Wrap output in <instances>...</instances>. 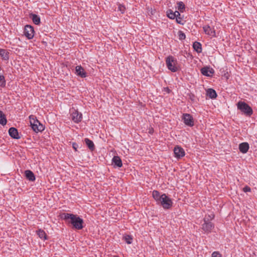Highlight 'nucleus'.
<instances>
[{
    "label": "nucleus",
    "instance_id": "1",
    "mask_svg": "<svg viewBox=\"0 0 257 257\" xmlns=\"http://www.w3.org/2000/svg\"><path fill=\"white\" fill-rule=\"evenodd\" d=\"M64 218L66 219H70V223L72 224H73V225L76 229H81L82 228L83 220L81 219L80 217H77L76 216L73 214H71L69 213L64 214Z\"/></svg>",
    "mask_w": 257,
    "mask_h": 257
},
{
    "label": "nucleus",
    "instance_id": "2",
    "mask_svg": "<svg viewBox=\"0 0 257 257\" xmlns=\"http://www.w3.org/2000/svg\"><path fill=\"white\" fill-rule=\"evenodd\" d=\"M29 119L31 126L34 132L38 133L44 130L43 124L34 115H30Z\"/></svg>",
    "mask_w": 257,
    "mask_h": 257
},
{
    "label": "nucleus",
    "instance_id": "3",
    "mask_svg": "<svg viewBox=\"0 0 257 257\" xmlns=\"http://www.w3.org/2000/svg\"><path fill=\"white\" fill-rule=\"evenodd\" d=\"M237 107L246 115L250 116L253 113L252 108L244 102L239 101L237 104Z\"/></svg>",
    "mask_w": 257,
    "mask_h": 257
},
{
    "label": "nucleus",
    "instance_id": "4",
    "mask_svg": "<svg viewBox=\"0 0 257 257\" xmlns=\"http://www.w3.org/2000/svg\"><path fill=\"white\" fill-rule=\"evenodd\" d=\"M166 65L168 68L172 72H176L178 70V68L176 66V60L171 56H169L166 58Z\"/></svg>",
    "mask_w": 257,
    "mask_h": 257
},
{
    "label": "nucleus",
    "instance_id": "5",
    "mask_svg": "<svg viewBox=\"0 0 257 257\" xmlns=\"http://www.w3.org/2000/svg\"><path fill=\"white\" fill-rule=\"evenodd\" d=\"M159 203H161V205L165 209H169L172 205V201L171 199L165 194H162V198Z\"/></svg>",
    "mask_w": 257,
    "mask_h": 257
},
{
    "label": "nucleus",
    "instance_id": "6",
    "mask_svg": "<svg viewBox=\"0 0 257 257\" xmlns=\"http://www.w3.org/2000/svg\"><path fill=\"white\" fill-rule=\"evenodd\" d=\"M71 112V118L74 122L78 123L81 121L82 115L81 113L74 109H72Z\"/></svg>",
    "mask_w": 257,
    "mask_h": 257
},
{
    "label": "nucleus",
    "instance_id": "7",
    "mask_svg": "<svg viewBox=\"0 0 257 257\" xmlns=\"http://www.w3.org/2000/svg\"><path fill=\"white\" fill-rule=\"evenodd\" d=\"M24 34L29 39H32L34 36L33 28L31 26L26 25L25 27Z\"/></svg>",
    "mask_w": 257,
    "mask_h": 257
},
{
    "label": "nucleus",
    "instance_id": "8",
    "mask_svg": "<svg viewBox=\"0 0 257 257\" xmlns=\"http://www.w3.org/2000/svg\"><path fill=\"white\" fill-rule=\"evenodd\" d=\"M183 119L185 124L190 126H192L194 125L193 117L190 114H184Z\"/></svg>",
    "mask_w": 257,
    "mask_h": 257
},
{
    "label": "nucleus",
    "instance_id": "9",
    "mask_svg": "<svg viewBox=\"0 0 257 257\" xmlns=\"http://www.w3.org/2000/svg\"><path fill=\"white\" fill-rule=\"evenodd\" d=\"M213 228L214 225L210 221H204L202 226V229L207 233L210 232Z\"/></svg>",
    "mask_w": 257,
    "mask_h": 257
},
{
    "label": "nucleus",
    "instance_id": "10",
    "mask_svg": "<svg viewBox=\"0 0 257 257\" xmlns=\"http://www.w3.org/2000/svg\"><path fill=\"white\" fill-rule=\"evenodd\" d=\"M174 152L175 156L177 158H180L185 156V152L184 150L179 146L174 148Z\"/></svg>",
    "mask_w": 257,
    "mask_h": 257
},
{
    "label": "nucleus",
    "instance_id": "11",
    "mask_svg": "<svg viewBox=\"0 0 257 257\" xmlns=\"http://www.w3.org/2000/svg\"><path fill=\"white\" fill-rule=\"evenodd\" d=\"M9 134L13 139H19L20 138L18 130L15 127H11L9 130Z\"/></svg>",
    "mask_w": 257,
    "mask_h": 257
},
{
    "label": "nucleus",
    "instance_id": "12",
    "mask_svg": "<svg viewBox=\"0 0 257 257\" xmlns=\"http://www.w3.org/2000/svg\"><path fill=\"white\" fill-rule=\"evenodd\" d=\"M204 32L208 35L212 37L215 36V32L213 29H211L209 26H205L203 27Z\"/></svg>",
    "mask_w": 257,
    "mask_h": 257
},
{
    "label": "nucleus",
    "instance_id": "13",
    "mask_svg": "<svg viewBox=\"0 0 257 257\" xmlns=\"http://www.w3.org/2000/svg\"><path fill=\"white\" fill-rule=\"evenodd\" d=\"M201 72L203 75L209 76L214 73V71L212 68L209 67H203L201 69Z\"/></svg>",
    "mask_w": 257,
    "mask_h": 257
},
{
    "label": "nucleus",
    "instance_id": "14",
    "mask_svg": "<svg viewBox=\"0 0 257 257\" xmlns=\"http://www.w3.org/2000/svg\"><path fill=\"white\" fill-rule=\"evenodd\" d=\"M76 73L81 77H85L86 75L84 69L81 66H77L75 68Z\"/></svg>",
    "mask_w": 257,
    "mask_h": 257
},
{
    "label": "nucleus",
    "instance_id": "15",
    "mask_svg": "<svg viewBox=\"0 0 257 257\" xmlns=\"http://www.w3.org/2000/svg\"><path fill=\"white\" fill-rule=\"evenodd\" d=\"M239 149L243 154L247 153L249 149V145L247 143H242L239 145Z\"/></svg>",
    "mask_w": 257,
    "mask_h": 257
},
{
    "label": "nucleus",
    "instance_id": "16",
    "mask_svg": "<svg viewBox=\"0 0 257 257\" xmlns=\"http://www.w3.org/2000/svg\"><path fill=\"white\" fill-rule=\"evenodd\" d=\"M25 175L29 180L34 181L35 180V176L32 171L26 170L25 171Z\"/></svg>",
    "mask_w": 257,
    "mask_h": 257
},
{
    "label": "nucleus",
    "instance_id": "17",
    "mask_svg": "<svg viewBox=\"0 0 257 257\" xmlns=\"http://www.w3.org/2000/svg\"><path fill=\"white\" fill-rule=\"evenodd\" d=\"M112 162L118 167H121L122 165L121 160L118 156H114L112 159Z\"/></svg>",
    "mask_w": 257,
    "mask_h": 257
},
{
    "label": "nucleus",
    "instance_id": "18",
    "mask_svg": "<svg viewBox=\"0 0 257 257\" xmlns=\"http://www.w3.org/2000/svg\"><path fill=\"white\" fill-rule=\"evenodd\" d=\"M0 56L5 60H8L9 59V53L4 49H0Z\"/></svg>",
    "mask_w": 257,
    "mask_h": 257
},
{
    "label": "nucleus",
    "instance_id": "19",
    "mask_svg": "<svg viewBox=\"0 0 257 257\" xmlns=\"http://www.w3.org/2000/svg\"><path fill=\"white\" fill-rule=\"evenodd\" d=\"M30 18L35 24L39 25L40 24V18L38 15L32 14L30 15Z\"/></svg>",
    "mask_w": 257,
    "mask_h": 257
},
{
    "label": "nucleus",
    "instance_id": "20",
    "mask_svg": "<svg viewBox=\"0 0 257 257\" xmlns=\"http://www.w3.org/2000/svg\"><path fill=\"white\" fill-rule=\"evenodd\" d=\"M207 94L210 98L212 99L215 98L217 96L216 91L211 88L208 89L207 90Z\"/></svg>",
    "mask_w": 257,
    "mask_h": 257
},
{
    "label": "nucleus",
    "instance_id": "21",
    "mask_svg": "<svg viewBox=\"0 0 257 257\" xmlns=\"http://www.w3.org/2000/svg\"><path fill=\"white\" fill-rule=\"evenodd\" d=\"M152 195L155 200L158 203L160 201L162 197V195H160V193L156 190L153 191Z\"/></svg>",
    "mask_w": 257,
    "mask_h": 257
},
{
    "label": "nucleus",
    "instance_id": "22",
    "mask_svg": "<svg viewBox=\"0 0 257 257\" xmlns=\"http://www.w3.org/2000/svg\"><path fill=\"white\" fill-rule=\"evenodd\" d=\"M193 48L198 53H200L202 51L201 45L200 43L195 42L193 45Z\"/></svg>",
    "mask_w": 257,
    "mask_h": 257
},
{
    "label": "nucleus",
    "instance_id": "23",
    "mask_svg": "<svg viewBox=\"0 0 257 257\" xmlns=\"http://www.w3.org/2000/svg\"><path fill=\"white\" fill-rule=\"evenodd\" d=\"M7 120L6 118L5 115L4 113L0 110V124L5 125L7 123Z\"/></svg>",
    "mask_w": 257,
    "mask_h": 257
},
{
    "label": "nucleus",
    "instance_id": "24",
    "mask_svg": "<svg viewBox=\"0 0 257 257\" xmlns=\"http://www.w3.org/2000/svg\"><path fill=\"white\" fill-rule=\"evenodd\" d=\"M85 142L87 145L88 147L91 150L94 149V146L93 142L89 139L86 138L85 139Z\"/></svg>",
    "mask_w": 257,
    "mask_h": 257
},
{
    "label": "nucleus",
    "instance_id": "25",
    "mask_svg": "<svg viewBox=\"0 0 257 257\" xmlns=\"http://www.w3.org/2000/svg\"><path fill=\"white\" fill-rule=\"evenodd\" d=\"M37 234L38 235L39 237L42 239H47V235H46L45 232L43 230L39 229L37 231Z\"/></svg>",
    "mask_w": 257,
    "mask_h": 257
},
{
    "label": "nucleus",
    "instance_id": "26",
    "mask_svg": "<svg viewBox=\"0 0 257 257\" xmlns=\"http://www.w3.org/2000/svg\"><path fill=\"white\" fill-rule=\"evenodd\" d=\"M214 217V215L212 212H211L208 215H206L204 218V221H210L212 220Z\"/></svg>",
    "mask_w": 257,
    "mask_h": 257
},
{
    "label": "nucleus",
    "instance_id": "27",
    "mask_svg": "<svg viewBox=\"0 0 257 257\" xmlns=\"http://www.w3.org/2000/svg\"><path fill=\"white\" fill-rule=\"evenodd\" d=\"M123 238L127 244L132 243L133 238L131 235H125L124 236Z\"/></svg>",
    "mask_w": 257,
    "mask_h": 257
},
{
    "label": "nucleus",
    "instance_id": "28",
    "mask_svg": "<svg viewBox=\"0 0 257 257\" xmlns=\"http://www.w3.org/2000/svg\"><path fill=\"white\" fill-rule=\"evenodd\" d=\"M177 7L178 9L181 12H182L183 10L185 9V5L184 3L182 2H179L177 3Z\"/></svg>",
    "mask_w": 257,
    "mask_h": 257
},
{
    "label": "nucleus",
    "instance_id": "29",
    "mask_svg": "<svg viewBox=\"0 0 257 257\" xmlns=\"http://www.w3.org/2000/svg\"><path fill=\"white\" fill-rule=\"evenodd\" d=\"M167 16L171 19H175V15L174 12H172L171 10H169L167 11Z\"/></svg>",
    "mask_w": 257,
    "mask_h": 257
},
{
    "label": "nucleus",
    "instance_id": "30",
    "mask_svg": "<svg viewBox=\"0 0 257 257\" xmlns=\"http://www.w3.org/2000/svg\"><path fill=\"white\" fill-rule=\"evenodd\" d=\"M178 36L180 40H184L186 38L185 34L181 31L178 32Z\"/></svg>",
    "mask_w": 257,
    "mask_h": 257
},
{
    "label": "nucleus",
    "instance_id": "31",
    "mask_svg": "<svg viewBox=\"0 0 257 257\" xmlns=\"http://www.w3.org/2000/svg\"><path fill=\"white\" fill-rule=\"evenodd\" d=\"M4 79V76L0 75V86H5L6 82Z\"/></svg>",
    "mask_w": 257,
    "mask_h": 257
},
{
    "label": "nucleus",
    "instance_id": "32",
    "mask_svg": "<svg viewBox=\"0 0 257 257\" xmlns=\"http://www.w3.org/2000/svg\"><path fill=\"white\" fill-rule=\"evenodd\" d=\"M118 10L121 12V13L123 14L125 11V8L124 6L119 4L118 6Z\"/></svg>",
    "mask_w": 257,
    "mask_h": 257
},
{
    "label": "nucleus",
    "instance_id": "33",
    "mask_svg": "<svg viewBox=\"0 0 257 257\" xmlns=\"http://www.w3.org/2000/svg\"><path fill=\"white\" fill-rule=\"evenodd\" d=\"M212 257H222V255L218 251H214L212 253Z\"/></svg>",
    "mask_w": 257,
    "mask_h": 257
},
{
    "label": "nucleus",
    "instance_id": "34",
    "mask_svg": "<svg viewBox=\"0 0 257 257\" xmlns=\"http://www.w3.org/2000/svg\"><path fill=\"white\" fill-rule=\"evenodd\" d=\"M251 190L250 187H248V186H245L243 188V191L244 192H250Z\"/></svg>",
    "mask_w": 257,
    "mask_h": 257
},
{
    "label": "nucleus",
    "instance_id": "35",
    "mask_svg": "<svg viewBox=\"0 0 257 257\" xmlns=\"http://www.w3.org/2000/svg\"><path fill=\"white\" fill-rule=\"evenodd\" d=\"M174 15H175V18H176L178 17H179L180 16V14L179 13V12L178 11H175L174 13Z\"/></svg>",
    "mask_w": 257,
    "mask_h": 257
},
{
    "label": "nucleus",
    "instance_id": "36",
    "mask_svg": "<svg viewBox=\"0 0 257 257\" xmlns=\"http://www.w3.org/2000/svg\"><path fill=\"white\" fill-rule=\"evenodd\" d=\"M176 21H177V22L178 24H183V23H181V18L178 17L176 18Z\"/></svg>",
    "mask_w": 257,
    "mask_h": 257
},
{
    "label": "nucleus",
    "instance_id": "37",
    "mask_svg": "<svg viewBox=\"0 0 257 257\" xmlns=\"http://www.w3.org/2000/svg\"><path fill=\"white\" fill-rule=\"evenodd\" d=\"M76 146H77V145H76V144H75V143H74V144H73V148H74L75 150H76V149H77Z\"/></svg>",
    "mask_w": 257,
    "mask_h": 257
},
{
    "label": "nucleus",
    "instance_id": "38",
    "mask_svg": "<svg viewBox=\"0 0 257 257\" xmlns=\"http://www.w3.org/2000/svg\"><path fill=\"white\" fill-rule=\"evenodd\" d=\"M114 257H117V256H114Z\"/></svg>",
    "mask_w": 257,
    "mask_h": 257
}]
</instances>
